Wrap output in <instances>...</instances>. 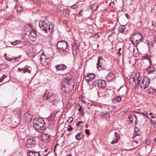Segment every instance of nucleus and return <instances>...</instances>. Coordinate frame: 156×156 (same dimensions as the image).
I'll return each instance as SVG.
<instances>
[{
  "instance_id": "680f3d73",
  "label": "nucleus",
  "mask_w": 156,
  "mask_h": 156,
  "mask_svg": "<svg viewBox=\"0 0 156 156\" xmlns=\"http://www.w3.org/2000/svg\"><path fill=\"white\" fill-rule=\"evenodd\" d=\"M117 54H119V55H120L121 54H120V51H118V52L117 53Z\"/></svg>"
},
{
  "instance_id": "79ce46f5",
  "label": "nucleus",
  "mask_w": 156,
  "mask_h": 156,
  "mask_svg": "<svg viewBox=\"0 0 156 156\" xmlns=\"http://www.w3.org/2000/svg\"><path fill=\"white\" fill-rule=\"evenodd\" d=\"M114 2H111L110 3V5L111 7L113 8V6L114 5Z\"/></svg>"
},
{
  "instance_id": "58836bf2",
  "label": "nucleus",
  "mask_w": 156,
  "mask_h": 156,
  "mask_svg": "<svg viewBox=\"0 0 156 156\" xmlns=\"http://www.w3.org/2000/svg\"><path fill=\"white\" fill-rule=\"evenodd\" d=\"M23 71H22V72L23 73H25L26 72V69H27L26 67H24V68H23Z\"/></svg>"
},
{
  "instance_id": "603ef678",
  "label": "nucleus",
  "mask_w": 156,
  "mask_h": 156,
  "mask_svg": "<svg viewBox=\"0 0 156 156\" xmlns=\"http://www.w3.org/2000/svg\"><path fill=\"white\" fill-rule=\"evenodd\" d=\"M11 43L12 44H13L14 45H15L17 44L16 43H15V41L14 42H11Z\"/></svg>"
},
{
  "instance_id": "49530a36",
  "label": "nucleus",
  "mask_w": 156,
  "mask_h": 156,
  "mask_svg": "<svg viewBox=\"0 0 156 156\" xmlns=\"http://www.w3.org/2000/svg\"><path fill=\"white\" fill-rule=\"evenodd\" d=\"M20 42L21 41H19L18 40H17L15 41V43H16L17 44H19V43H20Z\"/></svg>"
},
{
  "instance_id": "7ed1b4c3",
  "label": "nucleus",
  "mask_w": 156,
  "mask_h": 156,
  "mask_svg": "<svg viewBox=\"0 0 156 156\" xmlns=\"http://www.w3.org/2000/svg\"><path fill=\"white\" fill-rule=\"evenodd\" d=\"M69 81L67 82H63L61 84L62 91L66 93H68L70 92L74 88V83Z\"/></svg>"
},
{
  "instance_id": "1a4fd4ad",
  "label": "nucleus",
  "mask_w": 156,
  "mask_h": 156,
  "mask_svg": "<svg viewBox=\"0 0 156 156\" xmlns=\"http://www.w3.org/2000/svg\"><path fill=\"white\" fill-rule=\"evenodd\" d=\"M24 119L25 120L29 122L30 121L33 116L32 113L30 111H27L24 115Z\"/></svg>"
},
{
  "instance_id": "ea45409f",
  "label": "nucleus",
  "mask_w": 156,
  "mask_h": 156,
  "mask_svg": "<svg viewBox=\"0 0 156 156\" xmlns=\"http://www.w3.org/2000/svg\"><path fill=\"white\" fill-rule=\"evenodd\" d=\"M143 115H145V117H147V113L145 112H144L143 113H142Z\"/></svg>"
},
{
  "instance_id": "5701e85b",
  "label": "nucleus",
  "mask_w": 156,
  "mask_h": 156,
  "mask_svg": "<svg viewBox=\"0 0 156 156\" xmlns=\"http://www.w3.org/2000/svg\"><path fill=\"white\" fill-rule=\"evenodd\" d=\"M95 75L94 73L88 74V79L89 80H93L95 77Z\"/></svg>"
},
{
  "instance_id": "2f4dec72",
  "label": "nucleus",
  "mask_w": 156,
  "mask_h": 156,
  "mask_svg": "<svg viewBox=\"0 0 156 156\" xmlns=\"http://www.w3.org/2000/svg\"><path fill=\"white\" fill-rule=\"evenodd\" d=\"M115 101L118 102L120 101L121 100V98L119 96H117L115 98Z\"/></svg>"
},
{
  "instance_id": "0e129e2a",
  "label": "nucleus",
  "mask_w": 156,
  "mask_h": 156,
  "mask_svg": "<svg viewBox=\"0 0 156 156\" xmlns=\"http://www.w3.org/2000/svg\"><path fill=\"white\" fill-rule=\"evenodd\" d=\"M151 118H155V116H152L151 117Z\"/></svg>"
},
{
  "instance_id": "b1692460",
  "label": "nucleus",
  "mask_w": 156,
  "mask_h": 156,
  "mask_svg": "<svg viewBox=\"0 0 156 156\" xmlns=\"http://www.w3.org/2000/svg\"><path fill=\"white\" fill-rule=\"evenodd\" d=\"M63 15L64 16L69 15V10L68 9H65L63 10Z\"/></svg>"
},
{
  "instance_id": "052dcab7",
  "label": "nucleus",
  "mask_w": 156,
  "mask_h": 156,
  "mask_svg": "<svg viewBox=\"0 0 156 156\" xmlns=\"http://www.w3.org/2000/svg\"><path fill=\"white\" fill-rule=\"evenodd\" d=\"M3 81L2 79H1V78H0V83L2 82Z\"/></svg>"
},
{
  "instance_id": "a19ab883",
  "label": "nucleus",
  "mask_w": 156,
  "mask_h": 156,
  "mask_svg": "<svg viewBox=\"0 0 156 156\" xmlns=\"http://www.w3.org/2000/svg\"><path fill=\"white\" fill-rule=\"evenodd\" d=\"M5 59L9 61H10L12 60V59L11 58H10L9 57H5Z\"/></svg>"
},
{
  "instance_id": "dca6fc26",
  "label": "nucleus",
  "mask_w": 156,
  "mask_h": 156,
  "mask_svg": "<svg viewBox=\"0 0 156 156\" xmlns=\"http://www.w3.org/2000/svg\"><path fill=\"white\" fill-rule=\"evenodd\" d=\"M129 119L131 122H135L136 120V117L134 114L132 113L130 114L128 116Z\"/></svg>"
},
{
  "instance_id": "e433bc0d",
  "label": "nucleus",
  "mask_w": 156,
  "mask_h": 156,
  "mask_svg": "<svg viewBox=\"0 0 156 156\" xmlns=\"http://www.w3.org/2000/svg\"><path fill=\"white\" fill-rule=\"evenodd\" d=\"M147 42L149 46H152L153 45V43L151 42H150V41H147Z\"/></svg>"
},
{
  "instance_id": "09e8293b",
  "label": "nucleus",
  "mask_w": 156,
  "mask_h": 156,
  "mask_svg": "<svg viewBox=\"0 0 156 156\" xmlns=\"http://www.w3.org/2000/svg\"><path fill=\"white\" fill-rule=\"evenodd\" d=\"M125 15L127 19H129V18L130 16L128 14L126 13Z\"/></svg>"
},
{
  "instance_id": "13d9d810",
  "label": "nucleus",
  "mask_w": 156,
  "mask_h": 156,
  "mask_svg": "<svg viewBox=\"0 0 156 156\" xmlns=\"http://www.w3.org/2000/svg\"><path fill=\"white\" fill-rule=\"evenodd\" d=\"M106 113H103L102 112L101 113V115H105Z\"/></svg>"
},
{
  "instance_id": "4be33fe9",
  "label": "nucleus",
  "mask_w": 156,
  "mask_h": 156,
  "mask_svg": "<svg viewBox=\"0 0 156 156\" xmlns=\"http://www.w3.org/2000/svg\"><path fill=\"white\" fill-rule=\"evenodd\" d=\"M88 85L90 86V89H92L95 86V85H94V82L93 80H89V79H88Z\"/></svg>"
},
{
  "instance_id": "f03ea898",
  "label": "nucleus",
  "mask_w": 156,
  "mask_h": 156,
  "mask_svg": "<svg viewBox=\"0 0 156 156\" xmlns=\"http://www.w3.org/2000/svg\"><path fill=\"white\" fill-rule=\"evenodd\" d=\"M33 122L34 127L37 132L42 133L45 131V122L42 118L37 117L34 119Z\"/></svg>"
},
{
  "instance_id": "a211bd4d",
  "label": "nucleus",
  "mask_w": 156,
  "mask_h": 156,
  "mask_svg": "<svg viewBox=\"0 0 156 156\" xmlns=\"http://www.w3.org/2000/svg\"><path fill=\"white\" fill-rule=\"evenodd\" d=\"M29 153V156H40V154L38 151H30Z\"/></svg>"
},
{
  "instance_id": "c756f323",
  "label": "nucleus",
  "mask_w": 156,
  "mask_h": 156,
  "mask_svg": "<svg viewBox=\"0 0 156 156\" xmlns=\"http://www.w3.org/2000/svg\"><path fill=\"white\" fill-rule=\"evenodd\" d=\"M25 67H26L27 69H26V72H27L29 73H31V71L30 67L27 66H25Z\"/></svg>"
},
{
  "instance_id": "aec40b11",
  "label": "nucleus",
  "mask_w": 156,
  "mask_h": 156,
  "mask_svg": "<svg viewBox=\"0 0 156 156\" xmlns=\"http://www.w3.org/2000/svg\"><path fill=\"white\" fill-rule=\"evenodd\" d=\"M98 7V4L94 3L91 5L90 8L92 11H94L97 9Z\"/></svg>"
},
{
  "instance_id": "393cba45",
  "label": "nucleus",
  "mask_w": 156,
  "mask_h": 156,
  "mask_svg": "<svg viewBox=\"0 0 156 156\" xmlns=\"http://www.w3.org/2000/svg\"><path fill=\"white\" fill-rule=\"evenodd\" d=\"M83 136V135L81 133H79L76 136L75 138L76 140H79L82 138Z\"/></svg>"
},
{
  "instance_id": "bf43d9fd",
  "label": "nucleus",
  "mask_w": 156,
  "mask_h": 156,
  "mask_svg": "<svg viewBox=\"0 0 156 156\" xmlns=\"http://www.w3.org/2000/svg\"><path fill=\"white\" fill-rule=\"evenodd\" d=\"M150 143V142L148 141V142H147L146 143V144L149 145Z\"/></svg>"
},
{
  "instance_id": "7c9ffc66",
  "label": "nucleus",
  "mask_w": 156,
  "mask_h": 156,
  "mask_svg": "<svg viewBox=\"0 0 156 156\" xmlns=\"http://www.w3.org/2000/svg\"><path fill=\"white\" fill-rule=\"evenodd\" d=\"M77 105V107L78 108V109L79 110V112H81L82 113H81V114H83L82 113H83V112H82V108L80 106V105L79 104H78L77 105Z\"/></svg>"
},
{
  "instance_id": "5fc2aeb1",
  "label": "nucleus",
  "mask_w": 156,
  "mask_h": 156,
  "mask_svg": "<svg viewBox=\"0 0 156 156\" xmlns=\"http://www.w3.org/2000/svg\"><path fill=\"white\" fill-rule=\"evenodd\" d=\"M20 57V56H19V57H16V58H14V60H17V59H18V58H19V57Z\"/></svg>"
},
{
  "instance_id": "cd10ccee",
  "label": "nucleus",
  "mask_w": 156,
  "mask_h": 156,
  "mask_svg": "<svg viewBox=\"0 0 156 156\" xmlns=\"http://www.w3.org/2000/svg\"><path fill=\"white\" fill-rule=\"evenodd\" d=\"M125 28V26L123 25H121L118 28V31L120 32H122L124 31Z\"/></svg>"
},
{
  "instance_id": "20e7f679",
  "label": "nucleus",
  "mask_w": 156,
  "mask_h": 156,
  "mask_svg": "<svg viewBox=\"0 0 156 156\" xmlns=\"http://www.w3.org/2000/svg\"><path fill=\"white\" fill-rule=\"evenodd\" d=\"M39 26L42 30L45 33H48L50 30L51 27L50 23L45 21H41L39 23Z\"/></svg>"
},
{
  "instance_id": "c85d7f7f",
  "label": "nucleus",
  "mask_w": 156,
  "mask_h": 156,
  "mask_svg": "<svg viewBox=\"0 0 156 156\" xmlns=\"http://www.w3.org/2000/svg\"><path fill=\"white\" fill-rule=\"evenodd\" d=\"M55 114L54 113L52 114L50 116V119L51 120L53 121H55Z\"/></svg>"
},
{
  "instance_id": "37998d69",
  "label": "nucleus",
  "mask_w": 156,
  "mask_h": 156,
  "mask_svg": "<svg viewBox=\"0 0 156 156\" xmlns=\"http://www.w3.org/2000/svg\"><path fill=\"white\" fill-rule=\"evenodd\" d=\"M82 122V121H80L76 123V125L77 126H80V124Z\"/></svg>"
},
{
  "instance_id": "4d7b16f0",
  "label": "nucleus",
  "mask_w": 156,
  "mask_h": 156,
  "mask_svg": "<svg viewBox=\"0 0 156 156\" xmlns=\"http://www.w3.org/2000/svg\"><path fill=\"white\" fill-rule=\"evenodd\" d=\"M85 132L86 134L88 135V129H86Z\"/></svg>"
},
{
  "instance_id": "6e6552de",
  "label": "nucleus",
  "mask_w": 156,
  "mask_h": 156,
  "mask_svg": "<svg viewBox=\"0 0 156 156\" xmlns=\"http://www.w3.org/2000/svg\"><path fill=\"white\" fill-rule=\"evenodd\" d=\"M104 60L102 57L99 56L98 57L97 63V68L99 70H101L102 68V66L103 65V62Z\"/></svg>"
},
{
  "instance_id": "f704fd0d",
  "label": "nucleus",
  "mask_w": 156,
  "mask_h": 156,
  "mask_svg": "<svg viewBox=\"0 0 156 156\" xmlns=\"http://www.w3.org/2000/svg\"><path fill=\"white\" fill-rule=\"evenodd\" d=\"M73 129V128L72 127L71 125H69V128H67V130L68 131H70L72 130Z\"/></svg>"
},
{
  "instance_id": "9d476101",
  "label": "nucleus",
  "mask_w": 156,
  "mask_h": 156,
  "mask_svg": "<svg viewBox=\"0 0 156 156\" xmlns=\"http://www.w3.org/2000/svg\"><path fill=\"white\" fill-rule=\"evenodd\" d=\"M78 48V45L76 44V41L75 40L74 43L72 44V48L73 55L74 54H76Z\"/></svg>"
},
{
  "instance_id": "6e6d98bb",
  "label": "nucleus",
  "mask_w": 156,
  "mask_h": 156,
  "mask_svg": "<svg viewBox=\"0 0 156 156\" xmlns=\"http://www.w3.org/2000/svg\"><path fill=\"white\" fill-rule=\"evenodd\" d=\"M77 127L79 129H81L82 128V127L81 126H79Z\"/></svg>"
},
{
  "instance_id": "ddd939ff",
  "label": "nucleus",
  "mask_w": 156,
  "mask_h": 156,
  "mask_svg": "<svg viewBox=\"0 0 156 156\" xmlns=\"http://www.w3.org/2000/svg\"><path fill=\"white\" fill-rule=\"evenodd\" d=\"M155 70V68L153 66L150 65L146 69V71L148 74H151Z\"/></svg>"
},
{
  "instance_id": "9b49d317",
  "label": "nucleus",
  "mask_w": 156,
  "mask_h": 156,
  "mask_svg": "<svg viewBox=\"0 0 156 156\" xmlns=\"http://www.w3.org/2000/svg\"><path fill=\"white\" fill-rule=\"evenodd\" d=\"M55 67L56 69L58 71H63L67 69L66 66L63 64L56 65Z\"/></svg>"
},
{
  "instance_id": "338daca9",
  "label": "nucleus",
  "mask_w": 156,
  "mask_h": 156,
  "mask_svg": "<svg viewBox=\"0 0 156 156\" xmlns=\"http://www.w3.org/2000/svg\"><path fill=\"white\" fill-rule=\"evenodd\" d=\"M136 143V142H134V141H133V143H132V144H134V143Z\"/></svg>"
},
{
  "instance_id": "69168bd1",
  "label": "nucleus",
  "mask_w": 156,
  "mask_h": 156,
  "mask_svg": "<svg viewBox=\"0 0 156 156\" xmlns=\"http://www.w3.org/2000/svg\"><path fill=\"white\" fill-rule=\"evenodd\" d=\"M18 0H14V1L16 2H17L18 1Z\"/></svg>"
},
{
  "instance_id": "4c0bfd02",
  "label": "nucleus",
  "mask_w": 156,
  "mask_h": 156,
  "mask_svg": "<svg viewBox=\"0 0 156 156\" xmlns=\"http://www.w3.org/2000/svg\"><path fill=\"white\" fill-rule=\"evenodd\" d=\"M99 36L98 34H94V37L95 39H97L98 37Z\"/></svg>"
},
{
  "instance_id": "423d86ee",
  "label": "nucleus",
  "mask_w": 156,
  "mask_h": 156,
  "mask_svg": "<svg viewBox=\"0 0 156 156\" xmlns=\"http://www.w3.org/2000/svg\"><path fill=\"white\" fill-rule=\"evenodd\" d=\"M57 47L58 49L64 51L67 47V43L63 41H59L57 44Z\"/></svg>"
},
{
  "instance_id": "4468645a",
  "label": "nucleus",
  "mask_w": 156,
  "mask_h": 156,
  "mask_svg": "<svg viewBox=\"0 0 156 156\" xmlns=\"http://www.w3.org/2000/svg\"><path fill=\"white\" fill-rule=\"evenodd\" d=\"M44 56H41L40 58V62L41 64L43 66H45L47 65L48 62V59H46Z\"/></svg>"
},
{
  "instance_id": "0eeeda50",
  "label": "nucleus",
  "mask_w": 156,
  "mask_h": 156,
  "mask_svg": "<svg viewBox=\"0 0 156 156\" xmlns=\"http://www.w3.org/2000/svg\"><path fill=\"white\" fill-rule=\"evenodd\" d=\"M36 144V141L35 138L31 137L27 139L26 145L28 147H33Z\"/></svg>"
},
{
  "instance_id": "774afa93",
  "label": "nucleus",
  "mask_w": 156,
  "mask_h": 156,
  "mask_svg": "<svg viewBox=\"0 0 156 156\" xmlns=\"http://www.w3.org/2000/svg\"><path fill=\"white\" fill-rule=\"evenodd\" d=\"M154 140L155 141V142H156V137H155V138L154 139Z\"/></svg>"
},
{
  "instance_id": "2eb2a0df",
  "label": "nucleus",
  "mask_w": 156,
  "mask_h": 156,
  "mask_svg": "<svg viewBox=\"0 0 156 156\" xmlns=\"http://www.w3.org/2000/svg\"><path fill=\"white\" fill-rule=\"evenodd\" d=\"M41 137L42 140L44 141H48L50 140V138L49 136L46 134H43L41 135Z\"/></svg>"
},
{
  "instance_id": "c03bdc74",
  "label": "nucleus",
  "mask_w": 156,
  "mask_h": 156,
  "mask_svg": "<svg viewBox=\"0 0 156 156\" xmlns=\"http://www.w3.org/2000/svg\"><path fill=\"white\" fill-rule=\"evenodd\" d=\"M7 77V76L6 75L4 74V75H3L2 77L1 78V79H2V80H3L4 79Z\"/></svg>"
},
{
  "instance_id": "c9c22d12",
  "label": "nucleus",
  "mask_w": 156,
  "mask_h": 156,
  "mask_svg": "<svg viewBox=\"0 0 156 156\" xmlns=\"http://www.w3.org/2000/svg\"><path fill=\"white\" fill-rule=\"evenodd\" d=\"M73 118L72 117H69V119L67 120V121L68 122L70 123L72 122L73 121Z\"/></svg>"
},
{
  "instance_id": "f8f14e48",
  "label": "nucleus",
  "mask_w": 156,
  "mask_h": 156,
  "mask_svg": "<svg viewBox=\"0 0 156 156\" xmlns=\"http://www.w3.org/2000/svg\"><path fill=\"white\" fill-rule=\"evenodd\" d=\"M98 84L99 87L101 88H103L105 87L106 82L104 80H98Z\"/></svg>"
},
{
  "instance_id": "f3484780",
  "label": "nucleus",
  "mask_w": 156,
  "mask_h": 156,
  "mask_svg": "<svg viewBox=\"0 0 156 156\" xmlns=\"http://www.w3.org/2000/svg\"><path fill=\"white\" fill-rule=\"evenodd\" d=\"M134 133H135L134 136L133 137V138L136 136H139L141 134L140 130L138 128L135 127L134 129Z\"/></svg>"
},
{
  "instance_id": "6ab92c4d",
  "label": "nucleus",
  "mask_w": 156,
  "mask_h": 156,
  "mask_svg": "<svg viewBox=\"0 0 156 156\" xmlns=\"http://www.w3.org/2000/svg\"><path fill=\"white\" fill-rule=\"evenodd\" d=\"M115 134L116 138H115V140L111 142V144H112L117 143L118 142V139L119 138V136L118 133H116V132H115Z\"/></svg>"
},
{
  "instance_id": "8fccbe9b",
  "label": "nucleus",
  "mask_w": 156,
  "mask_h": 156,
  "mask_svg": "<svg viewBox=\"0 0 156 156\" xmlns=\"http://www.w3.org/2000/svg\"><path fill=\"white\" fill-rule=\"evenodd\" d=\"M148 60H149V63L150 64V65H151V59L150 58H149V59H148Z\"/></svg>"
},
{
  "instance_id": "412c9836",
  "label": "nucleus",
  "mask_w": 156,
  "mask_h": 156,
  "mask_svg": "<svg viewBox=\"0 0 156 156\" xmlns=\"http://www.w3.org/2000/svg\"><path fill=\"white\" fill-rule=\"evenodd\" d=\"M51 98V97L50 96L48 92L46 91L43 97V99L44 100H45Z\"/></svg>"
},
{
  "instance_id": "de8ad7c7",
  "label": "nucleus",
  "mask_w": 156,
  "mask_h": 156,
  "mask_svg": "<svg viewBox=\"0 0 156 156\" xmlns=\"http://www.w3.org/2000/svg\"><path fill=\"white\" fill-rule=\"evenodd\" d=\"M151 121L154 124H156V120H153L152 119H151Z\"/></svg>"
},
{
  "instance_id": "473e14b6",
  "label": "nucleus",
  "mask_w": 156,
  "mask_h": 156,
  "mask_svg": "<svg viewBox=\"0 0 156 156\" xmlns=\"http://www.w3.org/2000/svg\"><path fill=\"white\" fill-rule=\"evenodd\" d=\"M71 7L72 9H77L78 6V5L76 4H75L71 6Z\"/></svg>"
},
{
  "instance_id": "3c124183",
  "label": "nucleus",
  "mask_w": 156,
  "mask_h": 156,
  "mask_svg": "<svg viewBox=\"0 0 156 156\" xmlns=\"http://www.w3.org/2000/svg\"><path fill=\"white\" fill-rule=\"evenodd\" d=\"M82 11H83V10H81V11H80V12L79 14V15L80 16H82V14L81 12Z\"/></svg>"
},
{
  "instance_id": "a18cd8bd",
  "label": "nucleus",
  "mask_w": 156,
  "mask_h": 156,
  "mask_svg": "<svg viewBox=\"0 0 156 156\" xmlns=\"http://www.w3.org/2000/svg\"><path fill=\"white\" fill-rule=\"evenodd\" d=\"M152 25L154 27L156 26V23L155 22H152Z\"/></svg>"
},
{
  "instance_id": "a878e982",
  "label": "nucleus",
  "mask_w": 156,
  "mask_h": 156,
  "mask_svg": "<svg viewBox=\"0 0 156 156\" xmlns=\"http://www.w3.org/2000/svg\"><path fill=\"white\" fill-rule=\"evenodd\" d=\"M15 8L16 9L17 12H20L23 10L22 7L21 6H18L17 5H16Z\"/></svg>"
},
{
  "instance_id": "72a5a7b5",
  "label": "nucleus",
  "mask_w": 156,
  "mask_h": 156,
  "mask_svg": "<svg viewBox=\"0 0 156 156\" xmlns=\"http://www.w3.org/2000/svg\"><path fill=\"white\" fill-rule=\"evenodd\" d=\"M79 99L80 101L82 102L85 104L86 103V101H85L84 99L83 98L82 96H81L79 98Z\"/></svg>"
},
{
  "instance_id": "e2e57ef3",
  "label": "nucleus",
  "mask_w": 156,
  "mask_h": 156,
  "mask_svg": "<svg viewBox=\"0 0 156 156\" xmlns=\"http://www.w3.org/2000/svg\"><path fill=\"white\" fill-rule=\"evenodd\" d=\"M149 115H153V113L151 112H150L149 113Z\"/></svg>"
},
{
  "instance_id": "bb28decb",
  "label": "nucleus",
  "mask_w": 156,
  "mask_h": 156,
  "mask_svg": "<svg viewBox=\"0 0 156 156\" xmlns=\"http://www.w3.org/2000/svg\"><path fill=\"white\" fill-rule=\"evenodd\" d=\"M7 66V64L5 63H3L0 64V70H2L6 68Z\"/></svg>"
},
{
  "instance_id": "f257e3e1",
  "label": "nucleus",
  "mask_w": 156,
  "mask_h": 156,
  "mask_svg": "<svg viewBox=\"0 0 156 156\" xmlns=\"http://www.w3.org/2000/svg\"><path fill=\"white\" fill-rule=\"evenodd\" d=\"M130 82L133 83H134L136 85L139 84L142 89H145L149 86L150 80L147 77H144L142 79L140 74L137 73L136 74L134 77L131 78Z\"/></svg>"
},
{
  "instance_id": "39448f33",
  "label": "nucleus",
  "mask_w": 156,
  "mask_h": 156,
  "mask_svg": "<svg viewBox=\"0 0 156 156\" xmlns=\"http://www.w3.org/2000/svg\"><path fill=\"white\" fill-rule=\"evenodd\" d=\"M142 39V36L139 34L137 33L133 34L131 41L132 43L135 42L137 44L141 41Z\"/></svg>"
},
{
  "instance_id": "864d4df0",
  "label": "nucleus",
  "mask_w": 156,
  "mask_h": 156,
  "mask_svg": "<svg viewBox=\"0 0 156 156\" xmlns=\"http://www.w3.org/2000/svg\"><path fill=\"white\" fill-rule=\"evenodd\" d=\"M23 68L22 69L20 68H19L18 69V71H19L20 72H21V71H23Z\"/></svg>"
}]
</instances>
